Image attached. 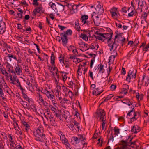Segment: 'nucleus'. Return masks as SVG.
<instances>
[{"label":"nucleus","mask_w":149,"mask_h":149,"mask_svg":"<svg viewBox=\"0 0 149 149\" xmlns=\"http://www.w3.org/2000/svg\"><path fill=\"white\" fill-rule=\"evenodd\" d=\"M38 0H33V4L34 5L38 6L39 3L38 2Z\"/></svg>","instance_id":"obj_52"},{"label":"nucleus","mask_w":149,"mask_h":149,"mask_svg":"<svg viewBox=\"0 0 149 149\" xmlns=\"http://www.w3.org/2000/svg\"><path fill=\"white\" fill-rule=\"evenodd\" d=\"M92 17L93 18V19L94 18H95L98 17V15H96V14L95 13V12H94L93 13V14L92 15Z\"/></svg>","instance_id":"obj_51"},{"label":"nucleus","mask_w":149,"mask_h":149,"mask_svg":"<svg viewBox=\"0 0 149 149\" xmlns=\"http://www.w3.org/2000/svg\"><path fill=\"white\" fill-rule=\"evenodd\" d=\"M6 54H8V55L6 56V57H5V58H13L15 60H17V58L16 57L13 55L11 54H8L7 53Z\"/></svg>","instance_id":"obj_32"},{"label":"nucleus","mask_w":149,"mask_h":149,"mask_svg":"<svg viewBox=\"0 0 149 149\" xmlns=\"http://www.w3.org/2000/svg\"><path fill=\"white\" fill-rule=\"evenodd\" d=\"M5 31V28H2L1 26V27H0V34H3Z\"/></svg>","instance_id":"obj_43"},{"label":"nucleus","mask_w":149,"mask_h":149,"mask_svg":"<svg viewBox=\"0 0 149 149\" xmlns=\"http://www.w3.org/2000/svg\"><path fill=\"white\" fill-rule=\"evenodd\" d=\"M21 101L22 103H21L22 105L25 108H28L29 107V104L23 101L21 99Z\"/></svg>","instance_id":"obj_19"},{"label":"nucleus","mask_w":149,"mask_h":149,"mask_svg":"<svg viewBox=\"0 0 149 149\" xmlns=\"http://www.w3.org/2000/svg\"><path fill=\"white\" fill-rule=\"evenodd\" d=\"M116 39H115V38L114 39V41L113 42V43H112V44L114 45H115V49L113 50V52H116V55L117 54V53L116 52V49H117V48L118 46H119V45L118 43H116Z\"/></svg>","instance_id":"obj_18"},{"label":"nucleus","mask_w":149,"mask_h":149,"mask_svg":"<svg viewBox=\"0 0 149 149\" xmlns=\"http://www.w3.org/2000/svg\"><path fill=\"white\" fill-rule=\"evenodd\" d=\"M61 36L60 39L62 40V45L64 46H65L68 43V39L67 38V36H66L64 33H61L60 34Z\"/></svg>","instance_id":"obj_2"},{"label":"nucleus","mask_w":149,"mask_h":149,"mask_svg":"<svg viewBox=\"0 0 149 149\" xmlns=\"http://www.w3.org/2000/svg\"><path fill=\"white\" fill-rule=\"evenodd\" d=\"M131 71V70H130L129 71V72H128V74L127 75V76L126 77V80L128 81L129 82H130V80L131 79V77L130 76V71Z\"/></svg>","instance_id":"obj_34"},{"label":"nucleus","mask_w":149,"mask_h":149,"mask_svg":"<svg viewBox=\"0 0 149 149\" xmlns=\"http://www.w3.org/2000/svg\"><path fill=\"white\" fill-rule=\"evenodd\" d=\"M22 123L23 125L26 127L25 130L27 132H28V129H29L30 128V126L29 125L27 122L24 121H22Z\"/></svg>","instance_id":"obj_13"},{"label":"nucleus","mask_w":149,"mask_h":149,"mask_svg":"<svg viewBox=\"0 0 149 149\" xmlns=\"http://www.w3.org/2000/svg\"><path fill=\"white\" fill-rule=\"evenodd\" d=\"M44 130L42 127H38L33 132V134L36 137L35 140L37 141L42 142L43 138L45 136L43 133Z\"/></svg>","instance_id":"obj_1"},{"label":"nucleus","mask_w":149,"mask_h":149,"mask_svg":"<svg viewBox=\"0 0 149 149\" xmlns=\"http://www.w3.org/2000/svg\"><path fill=\"white\" fill-rule=\"evenodd\" d=\"M127 136L128 137L127 139L128 140V142H129L130 143L132 141L133 139V137H132L131 138V136Z\"/></svg>","instance_id":"obj_56"},{"label":"nucleus","mask_w":149,"mask_h":149,"mask_svg":"<svg viewBox=\"0 0 149 149\" xmlns=\"http://www.w3.org/2000/svg\"><path fill=\"white\" fill-rule=\"evenodd\" d=\"M104 13V9L103 8H101L98 9V13L99 15H101L103 14Z\"/></svg>","instance_id":"obj_37"},{"label":"nucleus","mask_w":149,"mask_h":149,"mask_svg":"<svg viewBox=\"0 0 149 149\" xmlns=\"http://www.w3.org/2000/svg\"><path fill=\"white\" fill-rule=\"evenodd\" d=\"M105 112H104V111L103 112H102V114H101V115L100 116V119H103V120H104V117L105 116Z\"/></svg>","instance_id":"obj_54"},{"label":"nucleus","mask_w":149,"mask_h":149,"mask_svg":"<svg viewBox=\"0 0 149 149\" xmlns=\"http://www.w3.org/2000/svg\"><path fill=\"white\" fill-rule=\"evenodd\" d=\"M39 95V100L41 101H43L44 99L42 98V95L38 93H37Z\"/></svg>","instance_id":"obj_61"},{"label":"nucleus","mask_w":149,"mask_h":149,"mask_svg":"<svg viewBox=\"0 0 149 149\" xmlns=\"http://www.w3.org/2000/svg\"><path fill=\"white\" fill-rule=\"evenodd\" d=\"M15 72L18 74H20L21 72H22V70L20 69L19 66L17 64L15 68Z\"/></svg>","instance_id":"obj_15"},{"label":"nucleus","mask_w":149,"mask_h":149,"mask_svg":"<svg viewBox=\"0 0 149 149\" xmlns=\"http://www.w3.org/2000/svg\"><path fill=\"white\" fill-rule=\"evenodd\" d=\"M111 13L113 17H116L117 15V13L116 11L111 12Z\"/></svg>","instance_id":"obj_55"},{"label":"nucleus","mask_w":149,"mask_h":149,"mask_svg":"<svg viewBox=\"0 0 149 149\" xmlns=\"http://www.w3.org/2000/svg\"><path fill=\"white\" fill-rule=\"evenodd\" d=\"M8 137L10 139V140H9L10 142H11L12 144H14L15 143L13 141H12V140L13 139L12 138L11 134H8Z\"/></svg>","instance_id":"obj_41"},{"label":"nucleus","mask_w":149,"mask_h":149,"mask_svg":"<svg viewBox=\"0 0 149 149\" xmlns=\"http://www.w3.org/2000/svg\"><path fill=\"white\" fill-rule=\"evenodd\" d=\"M137 118L135 117V116H134L132 118H131L130 119V121L132 122L134 121L137 120Z\"/></svg>","instance_id":"obj_59"},{"label":"nucleus","mask_w":149,"mask_h":149,"mask_svg":"<svg viewBox=\"0 0 149 149\" xmlns=\"http://www.w3.org/2000/svg\"><path fill=\"white\" fill-rule=\"evenodd\" d=\"M71 140L72 143L75 145L78 144L80 142V140L78 138L75 136L72 137Z\"/></svg>","instance_id":"obj_7"},{"label":"nucleus","mask_w":149,"mask_h":149,"mask_svg":"<svg viewBox=\"0 0 149 149\" xmlns=\"http://www.w3.org/2000/svg\"><path fill=\"white\" fill-rule=\"evenodd\" d=\"M78 69L77 70V74L81 76L82 74V71L83 70V68L81 69L80 67V65H79L78 66Z\"/></svg>","instance_id":"obj_21"},{"label":"nucleus","mask_w":149,"mask_h":149,"mask_svg":"<svg viewBox=\"0 0 149 149\" xmlns=\"http://www.w3.org/2000/svg\"><path fill=\"white\" fill-rule=\"evenodd\" d=\"M95 60V57H94L93 58L91 61L90 65V67L92 68L93 66V64Z\"/></svg>","instance_id":"obj_40"},{"label":"nucleus","mask_w":149,"mask_h":149,"mask_svg":"<svg viewBox=\"0 0 149 149\" xmlns=\"http://www.w3.org/2000/svg\"><path fill=\"white\" fill-rule=\"evenodd\" d=\"M22 96L23 98L26 100H27V99H28L29 98L28 97L27 95L25 94V93H23V94L22 95Z\"/></svg>","instance_id":"obj_60"},{"label":"nucleus","mask_w":149,"mask_h":149,"mask_svg":"<svg viewBox=\"0 0 149 149\" xmlns=\"http://www.w3.org/2000/svg\"><path fill=\"white\" fill-rule=\"evenodd\" d=\"M96 38L101 40L102 42H104V39H103V37L100 36H97V37H96Z\"/></svg>","instance_id":"obj_39"},{"label":"nucleus","mask_w":149,"mask_h":149,"mask_svg":"<svg viewBox=\"0 0 149 149\" xmlns=\"http://www.w3.org/2000/svg\"><path fill=\"white\" fill-rule=\"evenodd\" d=\"M23 12L19 13H17L18 17H19L20 18L22 19V14Z\"/></svg>","instance_id":"obj_58"},{"label":"nucleus","mask_w":149,"mask_h":149,"mask_svg":"<svg viewBox=\"0 0 149 149\" xmlns=\"http://www.w3.org/2000/svg\"><path fill=\"white\" fill-rule=\"evenodd\" d=\"M55 111L54 113H55L56 116L58 118H60L61 117V111H59L58 109L56 111Z\"/></svg>","instance_id":"obj_25"},{"label":"nucleus","mask_w":149,"mask_h":149,"mask_svg":"<svg viewBox=\"0 0 149 149\" xmlns=\"http://www.w3.org/2000/svg\"><path fill=\"white\" fill-rule=\"evenodd\" d=\"M137 72V70H136L135 71L133 70V71H130V75H132V78H134V79L136 77V74Z\"/></svg>","instance_id":"obj_22"},{"label":"nucleus","mask_w":149,"mask_h":149,"mask_svg":"<svg viewBox=\"0 0 149 149\" xmlns=\"http://www.w3.org/2000/svg\"><path fill=\"white\" fill-rule=\"evenodd\" d=\"M111 40H109V41H108V40H107V43L108 44V46L109 47H110L109 48V49L110 51H111L113 49L114 45H113L111 42L110 43V41Z\"/></svg>","instance_id":"obj_23"},{"label":"nucleus","mask_w":149,"mask_h":149,"mask_svg":"<svg viewBox=\"0 0 149 149\" xmlns=\"http://www.w3.org/2000/svg\"><path fill=\"white\" fill-rule=\"evenodd\" d=\"M104 110H100L99 111H98L97 112V117H100V116L102 114V112L104 111Z\"/></svg>","instance_id":"obj_36"},{"label":"nucleus","mask_w":149,"mask_h":149,"mask_svg":"<svg viewBox=\"0 0 149 149\" xmlns=\"http://www.w3.org/2000/svg\"><path fill=\"white\" fill-rule=\"evenodd\" d=\"M55 60V56L54 55L53 52H52L51 57V63L52 65H54V66Z\"/></svg>","instance_id":"obj_11"},{"label":"nucleus","mask_w":149,"mask_h":149,"mask_svg":"<svg viewBox=\"0 0 149 149\" xmlns=\"http://www.w3.org/2000/svg\"><path fill=\"white\" fill-rule=\"evenodd\" d=\"M81 31H83L84 34H86V35H88L90 33V31L87 30H81Z\"/></svg>","instance_id":"obj_48"},{"label":"nucleus","mask_w":149,"mask_h":149,"mask_svg":"<svg viewBox=\"0 0 149 149\" xmlns=\"http://www.w3.org/2000/svg\"><path fill=\"white\" fill-rule=\"evenodd\" d=\"M64 57L63 56L61 59H60L59 60L60 61V62H61V61H63V63L65 65V67L67 68H69V64L67 63H64Z\"/></svg>","instance_id":"obj_26"},{"label":"nucleus","mask_w":149,"mask_h":149,"mask_svg":"<svg viewBox=\"0 0 149 149\" xmlns=\"http://www.w3.org/2000/svg\"><path fill=\"white\" fill-rule=\"evenodd\" d=\"M103 36H102L104 39V41L106 39H108L109 38V36H110L111 34L110 33H103Z\"/></svg>","instance_id":"obj_17"},{"label":"nucleus","mask_w":149,"mask_h":149,"mask_svg":"<svg viewBox=\"0 0 149 149\" xmlns=\"http://www.w3.org/2000/svg\"><path fill=\"white\" fill-rule=\"evenodd\" d=\"M124 88H123V91L124 92V94H126L127 93V90L129 89V86L127 85L124 84L123 85Z\"/></svg>","instance_id":"obj_20"},{"label":"nucleus","mask_w":149,"mask_h":149,"mask_svg":"<svg viewBox=\"0 0 149 149\" xmlns=\"http://www.w3.org/2000/svg\"><path fill=\"white\" fill-rule=\"evenodd\" d=\"M63 73L64 74V75H63V74L62 75L63 78V80L64 81H65L66 80V79L67 78L66 74H67V73L64 72H63Z\"/></svg>","instance_id":"obj_38"},{"label":"nucleus","mask_w":149,"mask_h":149,"mask_svg":"<svg viewBox=\"0 0 149 149\" xmlns=\"http://www.w3.org/2000/svg\"><path fill=\"white\" fill-rule=\"evenodd\" d=\"M61 87L60 86H57V89L56 90V91L58 93V95H59V93L60 92V90H61Z\"/></svg>","instance_id":"obj_47"},{"label":"nucleus","mask_w":149,"mask_h":149,"mask_svg":"<svg viewBox=\"0 0 149 149\" xmlns=\"http://www.w3.org/2000/svg\"><path fill=\"white\" fill-rule=\"evenodd\" d=\"M79 37L85 41H87L88 40V36L86 34L81 33V36H80Z\"/></svg>","instance_id":"obj_24"},{"label":"nucleus","mask_w":149,"mask_h":149,"mask_svg":"<svg viewBox=\"0 0 149 149\" xmlns=\"http://www.w3.org/2000/svg\"><path fill=\"white\" fill-rule=\"evenodd\" d=\"M63 141H64V142H63L64 143L65 145H66L67 147H68V148H69L70 144L68 143L67 139H65Z\"/></svg>","instance_id":"obj_35"},{"label":"nucleus","mask_w":149,"mask_h":149,"mask_svg":"<svg viewBox=\"0 0 149 149\" xmlns=\"http://www.w3.org/2000/svg\"><path fill=\"white\" fill-rule=\"evenodd\" d=\"M116 85L112 84L111 86L110 87V88L111 90L114 91L116 89Z\"/></svg>","instance_id":"obj_46"},{"label":"nucleus","mask_w":149,"mask_h":149,"mask_svg":"<svg viewBox=\"0 0 149 149\" xmlns=\"http://www.w3.org/2000/svg\"><path fill=\"white\" fill-rule=\"evenodd\" d=\"M93 19L95 24L96 26H99L100 24V20L99 19V17L95 18H93Z\"/></svg>","instance_id":"obj_16"},{"label":"nucleus","mask_w":149,"mask_h":149,"mask_svg":"<svg viewBox=\"0 0 149 149\" xmlns=\"http://www.w3.org/2000/svg\"><path fill=\"white\" fill-rule=\"evenodd\" d=\"M77 24H78V25H77V24L75 22V26H76V29L78 31H80V27L79 26V23H78Z\"/></svg>","instance_id":"obj_53"},{"label":"nucleus","mask_w":149,"mask_h":149,"mask_svg":"<svg viewBox=\"0 0 149 149\" xmlns=\"http://www.w3.org/2000/svg\"><path fill=\"white\" fill-rule=\"evenodd\" d=\"M42 7L41 5H40L39 7H37L33 11L32 15L33 16H36L37 13H40V12L42 11Z\"/></svg>","instance_id":"obj_5"},{"label":"nucleus","mask_w":149,"mask_h":149,"mask_svg":"<svg viewBox=\"0 0 149 149\" xmlns=\"http://www.w3.org/2000/svg\"><path fill=\"white\" fill-rule=\"evenodd\" d=\"M107 30L108 31H109V33H110V34H111L110 36H109V38L108 40V41H109V40H111L112 39L113 35V31L112 30L109 28L107 29Z\"/></svg>","instance_id":"obj_28"},{"label":"nucleus","mask_w":149,"mask_h":149,"mask_svg":"<svg viewBox=\"0 0 149 149\" xmlns=\"http://www.w3.org/2000/svg\"><path fill=\"white\" fill-rule=\"evenodd\" d=\"M73 123L74 124V126L78 128V129H79V123L77 122L75 120H74L73 122Z\"/></svg>","instance_id":"obj_42"},{"label":"nucleus","mask_w":149,"mask_h":149,"mask_svg":"<svg viewBox=\"0 0 149 149\" xmlns=\"http://www.w3.org/2000/svg\"><path fill=\"white\" fill-rule=\"evenodd\" d=\"M79 6V5H73L71 10L72 12V13L77 12L78 7Z\"/></svg>","instance_id":"obj_10"},{"label":"nucleus","mask_w":149,"mask_h":149,"mask_svg":"<svg viewBox=\"0 0 149 149\" xmlns=\"http://www.w3.org/2000/svg\"><path fill=\"white\" fill-rule=\"evenodd\" d=\"M49 5L50 6L51 8L53 9L54 10H55L56 11L57 3L55 4L52 2H50L49 3Z\"/></svg>","instance_id":"obj_14"},{"label":"nucleus","mask_w":149,"mask_h":149,"mask_svg":"<svg viewBox=\"0 0 149 149\" xmlns=\"http://www.w3.org/2000/svg\"><path fill=\"white\" fill-rule=\"evenodd\" d=\"M133 112V110H131L128 112V113L127 115V117L128 118H129V117H131L132 116V114H131Z\"/></svg>","instance_id":"obj_50"},{"label":"nucleus","mask_w":149,"mask_h":149,"mask_svg":"<svg viewBox=\"0 0 149 149\" xmlns=\"http://www.w3.org/2000/svg\"><path fill=\"white\" fill-rule=\"evenodd\" d=\"M88 19V16L87 15H84L82 16L80 18V20L81 21L82 24H85L86 23V20Z\"/></svg>","instance_id":"obj_8"},{"label":"nucleus","mask_w":149,"mask_h":149,"mask_svg":"<svg viewBox=\"0 0 149 149\" xmlns=\"http://www.w3.org/2000/svg\"><path fill=\"white\" fill-rule=\"evenodd\" d=\"M80 137L79 138V139L80 140H81V141H83L84 140H86V139L85 137H84L83 136V135H81L79 134V135Z\"/></svg>","instance_id":"obj_44"},{"label":"nucleus","mask_w":149,"mask_h":149,"mask_svg":"<svg viewBox=\"0 0 149 149\" xmlns=\"http://www.w3.org/2000/svg\"><path fill=\"white\" fill-rule=\"evenodd\" d=\"M121 41V46H123L124 45H125V37L123 39L120 40Z\"/></svg>","instance_id":"obj_49"},{"label":"nucleus","mask_w":149,"mask_h":149,"mask_svg":"<svg viewBox=\"0 0 149 149\" xmlns=\"http://www.w3.org/2000/svg\"><path fill=\"white\" fill-rule=\"evenodd\" d=\"M122 102L123 103L127 104L128 106H130V104H132L131 102H130L128 98H126L125 99L122 100Z\"/></svg>","instance_id":"obj_12"},{"label":"nucleus","mask_w":149,"mask_h":149,"mask_svg":"<svg viewBox=\"0 0 149 149\" xmlns=\"http://www.w3.org/2000/svg\"><path fill=\"white\" fill-rule=\"evenodd\" d=\"M134 14V12L133 10H132V11L130 13H129L128 14V17H130L133 16V15Z\"/></svg>","instance_id":"obj_63"},{"label":"nucleus","mask_w":149,"mask_h":149,"mask_svg":"<svg viewBox=\"0 0 149 149\" xmlns=\"http://www.w3.org/2000/svg\"><path fill=\"white\" fill-rule=\"evenodd\" d=\"M143 13L144 14L142 15V16L143 17V19H144V21L145 22H146L147 21L146 18L147 17V15L145 12H144Z\"/></svg>","instance_id":"obj_45"},{"label":"nucleus","mask_w":149,"mask_h":149,"mask_svg":"<svg viewBox=\"0 0 149 149\" xmlns=\"http://www.w3.org/2000/svg\"><path fill=\"white\" fill-rule=\"evenodd\" d=\"M121 74L123 75H125L126 73V71L124 68L122 67L121 70Z\"/></svg>","instance_id":"obj_57"},{"label":"nucleus","mask_w":149,"mask_h":149,"mask_svg":"<svg viewBox=\"0 0 149 149\" xmlns=\"http://www.w3.org/2000/svg\"><path fill=\"white\" fill-rule=\"evenodd\" d=\"M113 130L114 132V135H117L120 133V129L117 128L116 127H114Z\"/></svg>","instance_id":"obj_29"},{"label":"nucleus","mask_w":149,"mask_h":149,"mask_svg":"<svg viewBox=\"0 0 149 149\" xmlns=\"http://www.w3.org/2000/svg\"><path fill=\"white\" fill-rule=\"evenodd\" d=\"M65 6H67L68 8L71 10L72 6V5L71 4L66 3V5H65Z\"/></svg>","instance_id":"obj_62"},{"label":"nucleus","mask_w":149,"mask_h":149,"mask_svg":"<svg viewBox=\"0 0 149 149\" xmlns=\"http://www.w3.org/2000/svg\"><path fill=\"white\" fill-rule=\"evenodd\" d=\"M65 5L59 3H57L56 11L57 12H62L64 10V8L65 6Z\"/></svg>","instance_id":"obj_3"},{"label":"nucleus","mask_w":149,"mask_h":149,"mask_svg":"<svg viewBox=\"0 0 149 149\" xmlns=\"http://www.w3.org/2000/svg\"><path fill=\"white\" fill-rule=\"evenodd\" d=\"M100 65H99V66ZM104 65H102L101 64H100V65L99 67L98 68V70H99V72L100 73H103L104 72V69L103 68Z\"/></svg>","instance_id":"obj_27"},{"label":"nucleus","mask_w":149,"mask_h":149,"mask_svg":"<svg viewBox=\"0 0 149 149\" xmlns=\"http://www.w3.org/2000/svg\"><path fill=\"white\" fill-rule=\"evenodd\" d=\"M140 130V127L137 126V127H135L134 125L132 127L131 130V131L133 132L135 134H136L139 132Z\"/></svg>","instance_id":"obj_9"},{"label":"nucleus","mask_w":149,"mask_h":149,"mask_svg":"<svg viewBox=\"0 0 149 149\" xmlns=\"http://www.w3.org/2000/svg\"><path fill=\"white\" fill-rule=\"evenodd\" d=\"M66 36L68 35H71L72 34V31L71 29H68L65 32V33H64Z\"/></svg>","instance_id":"obj_31"},{"label":"nucleus","mask_w":149,"mask_h":149,"mask_svg":"<svg viewBox=\"0 0 149 149\" xmlns=\"http://www.w3.org/2000/svg\"><path fill=\"white\" fill-rule=\"evenodd\" d=\"M113 95L112 94H110L107 96L104 100V102H107L108 100H110L113 97Z\"/></svg>","instance_id":"obj_30"},{"label":"nucleus","mask_w":149,"mask_h":149,"mask_svg":"<svg viewBox=\"0 0 149 149\" xmlns=\"http://www.w3.org/2000/svg\"><path fill=\"white\" fill-rule=\"evenodd\" d=\"M118 32V31H117L115 32V33L116 34V35L115 36V39H116L117 38L118 39V40H119V38L118 37L119 36H121L123 33H117Z\"/></svg>","instance_id":"obj_33"},{"label":"nucleus","mask_w":149,"mask_h":149,"mask_svg":"<svg viewBox=\"0 0 149 149\" xmlns=\"http://www.w3.org/2000/svg\"><path fill=\"white\" fill-rule=\"evenodd\" d=\"M48 97L51 100H53V99H54V96L53 95H52L51 94H49L48 95Z\"/></svg>","instance_id":"obj_64"},{"label":"nucleus","mask_w":149,"mask_h":149,"mask_svg":"<svg viewBox=\"0 0 149 149\" xmlns=\"http://www.w3.org/2000/svg\"><path fill=\"white\" fill-rule=\"evenodd\" d=\"M103 91V90H100L99 88H97L94 90L92 92V93L94 95H100Z\"/></svg>","instance_id":"obj_6"},{"label":"nucleus","mask_w":149,"mask_h":149,"mask_svg":"<svg viewBox=\"0 0 149 149\" xmlns=\"http://www.w3.org/2000/svg\"><path fill=\"white\" fill-rule=\"evenodd\" d=\"M120 142L122 143L121 145H123L121 147V149H125L127 148L128 146H129V142H128V140L126 139L125 140H122Z\"/></svg>","instance_id":"obj_4"}]
</instances>
